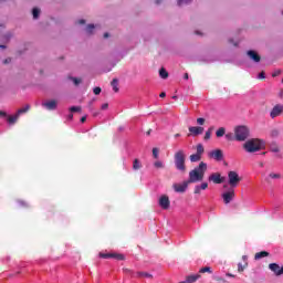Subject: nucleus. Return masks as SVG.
Here are the masks:
<instances>
[{"label": "nucleus", "mask_w": 283, "mask_h": 283, "mask_svg": "<svg viewBox=\"0 0 283 283\" xmlns=\"http://www.w3.org/2000/svg\"><path fill=\"white\" fill-rule=\"evenodd\" d=\"M240 182H242V178L237 171L231 170L228 172V185L230 186V189H235Z\"/></svg>", "instance_id": "obj_5"}, {"label": "nucleus", "mask_w": 283, "mask_h": 283, "mask_svg": "<svg viewBox=\"0 0 283 283\" xmlns=\"http://www.w3.org/2000/svg\"><path fill=\"white\" fill-rule=\"evenodd\" d=\"M70 112H72V113L82 112V107L81 106H72V107H70Z\"/></svg>", "instance_id": "obj_37"}, {"label": "nucleus", "mask_w": 283, "mask_h": 283, "mask_svg": "<svg viewBox=\"0 0 283 283\" xmlns=\"http://www.w3.org/2000/svg\"><path fill=\"white\" fill-rule=\"evenodd\" d=\"M109 107V104L105 103L102 105V109H107Z\"/></svg>", "instance_id": "obj_50"}, {"label": "nucleus", "mask_w": 283, "mask_h": 283, "mask_svg": "<svg viewBox=\"0 0 283 283\" xmlns=\"http://www.w3.org/2000/svg\"><path fill=\"white\" fill-rule=\"evenodd\" d=\"M280 74H282V72L276 71L274 74H272V76H280Z\"/></svg>", "instance_id": "obj_54"}, {"label": "nucleus", "mask_w": 283, "mask_h": 283, "mask_svg": "<svg viewBox=\"0 0 283 283\" xmlns=\"http://www.w3.org/2000/svg\"><path fill=\"white\" fill-rule=\"evenodd\" d=\"M188 129L191 136H200L205 132V128L200 126H190Z\"/></svg>", "instance_id": "obj_15"}, {"label": "nucleus", "mask_w": 283, "mask_h": 283, "mask_svg": "<svg viewBox=\"0 0 283 283\" xmlns=\"http://www.w3.org/2000/svg\"><path fill=\"white\" fill-rule=\"evenodd\" d=\"M72 81H73V83H74V85H81V78H78V77H72Z\"/></svg>", "instance_id": "obj_42"}, {"label": "nucleus", "mask_w": 283, "mask_h": 283, "mask_svg": "<svg viewBox=\"0 0 283 283\" xmlns=\"http://www.w3.org/2000/svg\"><path fill=\"white\" fill-rule=\"evenodd\" d=\"M69 118L70 119L74 118V115L73 114L69 115Z\"/></svg>", "instance_id": "obj_63"}, {"label": "nucleus", "mask_w": 283, "mask_h": 283, "mask_svg": "<svg viewBox=\"0 0 283 283\" xmlns=\"http://www.w3.org/2000/svg\"><path fill=\"white\" fill-rule=\"evenodd\" d=\"M158 154H160V150L158 148H153L154 158L158 159Z\"/></svg>", "instance_id": "obj_38"}, {"label": "nucleus", "mask_w": 283, "mask_h": 283, "mask_svg": "<svg viewBox=\"0 0 283 283\" xmlns=\"http://www.w3.org/2000/svg\"><path fill=\"white\" fill-rule=\"evenodd\" d=\"M192 0H178V6H189V3H191Z\"/></svg>", "instance_id": "obj_35"}, {"label": "nucleus", "mask_w": 283, "mask_h": 283, "mask_svg": "<svg viewBox=\"0 0 283 283\" xmlns=\"http://www.w3.org/2000/svg\"><path fill=\"white\" fill-rule=\"evenodd\" d=\"M159 76L160 78H169V73L167 72V70H165V67H161L159 70Z\"/></svg>", "instance_id": "obj_23"}, {"label": "nucleus", "mask_w": 283, "mask_h": 283, "mask_svg": "<svg viewBox=\"0 0 283 283\" xmlns=\"http://www.w3.org/2000/svg\"><path fill=\"white\" fill-rule=\"evenodd\" d=\"M226 138H227V140H235V136H233L232 133L226 134Z\"/></svg>", "instance_id": "obj_39"}, {"label": "nucleus", "mask_w": 283, "mask_h": 283, "mask_svg": "<svg viewBox=\"0 0 283 283\" xmlns=\"http://www.w3.org/2000/svg\"><path fill=\"white\" fill-rule=\"evenodd\" d=\"M200 160H202V156L196 154L190 155V161L191 163H200Z\"/></svg>", "instance_id": "obj_19"}, {"label": "nucleus", "mask_w": 283, "mask_h": 283, "mask_svg": "<svg viewBox=\"0 0 283 283\" xmlns=\"http://www.w3.org/2000/svg\"><path fill=\"white\" fill-rule=\"evenodd\" d=\"M269 178H271L272 180H280V178H282V175L280 172H271L269 175Z\"/></svg>", "instance_id": "obj_25"}, {"label": "nucleus", "mask_w": 283, "mask_h": 283, "mask_svg": "<svg viewBox=\"0 0 283 283\" xmlns=\"http://www.w3.org/2000/svg\"><path fill=\"white\" fill-rule=\"evenodd\" d=\"M208 180L210 182H213L214 185H222L224 182V178H222V175H220V172L211 174Z\"/></svg>", "instance_id": "obj_8"}, {"label": "nucleus", "mask_w": 283, "mask_h": 283, "mask_svg": "<svg viewBox=\"0 0 283 283\" xmlns=\"http://www.w3.org/2000/svg\"><path fill=\"white\" fill-rule=\"evenodd\" d=\"M247 55L249 56L250 61H253V63H260L262 61V56L258 54L254 50L247 51Z\"/></svg>", "instance_id": "obj_10"}, {"label": "nucleus", "mask_w": 283, "mask_h": 283, "mask_svg": "<svg viewBox=\"0 0 283 283\" xmlns=\"http://www.w3.org/2000/svg\"><path fill=\"white\" fill-rule=\"evenodd\" d=\"M187 187H189V181H184L182 184L174 185V189L177 193H185V191H187Z\"/></svg>", "instance_id": "obj_12"}, {"label": "nucleus", "mask_w": 283, "mask_h": 283, "mask_svg": "<svg viewBox=\"0 0 283 283\" xmlns=\"http://www.w3.org/2000/svg\"><path fill=\"white\" fill-rule=\"evenodd\" d=\"M262 145L263 143L261 139L252 138L243 144V149L248 151V154H255V151H260V149H262Z\"/></svg>", "instance_id": "obj_3"}, {"label": "nucleus", "mask_w": 283, "mask_h": 283, "mask_svg": "<svg viewBox=\"0 0 283 283\" xmlns=\"http://www.w3.org/2000/svg\"><path fill=\"white\" fill-rule=\"evenodd\" d=\"M209 158H213L218 163L224 160V153H222V149H214L208 154Z\"/></svg>", "instance_id": "obj_7"}, {"label": "nucleus", "mask_w": 283, "mask_h": 283, "mask_svg": "<svg viewBox=\"0 0 283 283\" xmlns=\"http://www.w3.org/2000/svg\"><path fill=\"white\" fill-rule=\"evenodd\" d=\"M249 135H250V130H249V127L247 126H237L234 128V138L239 143H244V140L249 138Z\"/></svg>", "instance_id": "obj_4"}, {"label": "nucleus", "mask_w": 283, "mask_h": 283, "mask_svg": "<svg viewBox=\"0 0 283 283\" xmlns=\"http://www.w3.org/2000/svg\"><path fill=\"white\" fill-rule=\"evenodd\" d=\"M19 205H20L21 207H28V203H25L24 201H19Z\"/></svg>", "instance_id": "obj_53"}, {"label": "nucleus", "mask_w": 283, "mask_h": 283, "mask_svg": "<svg viewBox=\"0 0 283 283\" xmlns=\"http://www.w3.org/2000/svg\"><path fill=\"white\" fill-rule=\"evenodd\" d=\"M0 48H1L2 50H6L7 46H6V45H0Z\"/></svg>", "instance_id": "obj_64"}, {"label": "nucleus", "mask_w": 283, "mask_h": 283, "mask_svg": "<svg viewBox=\"0 0 283 283\" xmlns=\"http://www.w3.org/2000/svg\"><path fill=\"white\" fill-rule=\"evenodd\" d=\"M272 151H274L275 154H277V151H280V148L275 147L272 149Z\"/></svg>", "instance_id": "obj_58"}, {"label": "nucleus", "mask_w": 283, "mask_h": 283, "mask_svg": "<svg viewBox=\"0 0 283 283\" xmlns=\"http://www.w3.org/2000/svg\"><path fill=\"white\" fill-rule=\"evenodd\" d=\"M282 112H283V105L277 104L272 108L270 116L271 118H277V116H280Z\"/></svg>", "instance_id": "obj_14"}, {"label": "nucleus", "mask_w": 283, "mask_h": 283, "mask_svg": "<svg viewBox=\"0 0 283 283\" xmlns=\"http://www.w3.org/2000/svg\"><path fill=\"white\" fill-rule=\"evenodd\" d=\"M175 167L178 171H181V174H185L187 171V166L185 165V160L187 156L185 155V150L179 149L175 153Z\"/></svg>", "instance_id": "obj_2"}, {"label": "nucleus", "mask_w": 283, "mask_h": 283, "mask_svg": "<svg viewBox=\"0 0 283 283\" xmlns=\"http://www.w3.org/2000/svg\"><path fill=\"white\" fill-rule=\"evenodd\" d=\"M200 191H202V188H200V186H196L193 193L200 195Z\"/></svg>", "instance_id": "obj_44"}, {"label": "nucleus", "mask_w": 283, "mask_h": 283, "mask_svg": "<svg viewBox=\"0 0 283 283\" xmlns=\"http://www.w3.org/2000/svg\"><path fill=\"white\" fill-rule=\"evenodd\" d=\"M17 120H19V116L17 114L14 116L8 117V123H10V125H14V123H17Z\"/></svg>", "instance_id": "obj_28"}, {"label": "nucleus", "mask_w": 283, "mask_h": 283, "mask_svg": "<svg viewBox=\"0 0 283 283\" xmlns=\"http://www.w3.org/2000/svg\"><path fill=\"white\" fill-rule=\"evenodd\" d=\"M85 120H87V116H83V117L81 118V123H85Z\"/></svg>", "instance_id": "obj_55"}, {"label": "nucleus", "mask_w": 283, "mask_h": 283, "mask_svg": "<svg viewBox=\"0 0 283 283\" xmlns=\"http://www.w3.org/2000/svg\"><path fill=\"white\" fill-rule=\"evenodd\" d=\"M113 256V253H99V258H103L104 260H107Z\"/></svg>", "instance_id": "obj_36"}, {"label": "nucleus", "mask_w": 283, "mask_h": 283, "mask_svg": "<svg viewBox=\"0 0 283 283\" xmlns=\"http://www.w3.org/2000/svg\"><path fill=\"white\" fill-rule=\"evenodd\" d=\"M197 155L202 156V154H205V146H202V144H198L197 145Z\"/></svg>", "instance_id": "obj_27"}, {"label": "nucleus", "mask_w": 283, "mask_h": 283, "mask_svg": "<svg viewBox=\"0 0 283 283\" xmlns=\"http://www.w3.org/2000/svg\"><path fill=\"white\" fill-rule=\"evenodd\" d=\"M229 43H233L234 46H238V43H234L233 40H229Z\"/></svg>", "instance_id": "obj_61"}, {"label": "nucleus", "mask_w": 283, "mask_h": 283, "mask_svg": "<svg viewBox=\"0 0 283 283\" xmlns=\"http://www.w3.org/2000/svg\"><path fill=\"white\" fill-rule=\"evenodd\" d=\"M0 116H8V114L3 111H0Z\"/></svg>", "instance_id": "obj_57"}, {"label": "nucleus", "mask_w": 283, "mask_h": 283, "mask_svg": "<svg viewBox=\"0 0 283 283\" xmlns=\"http://www.w3.org/2000/svg\"><path fill=\"white\" fill-rule=\"evenodd\" d=\"M197 123L198 125H205V118L202 117L197 118Z\"/></svg>", "instance_id": "obj_46"}, {"label": "nucleus", "mask_w": 283, "mask_h": 283, "mask_svg": "<svg viewBox=\"0 0 283 283\" xmlns=\"http://www.w3.org/2000/svg\"><path fill=\"white\" fill-rule=\"evenodd\" d=\"M205 171H207V164L201 161L199 166L189 172V185L193 182H202L205 180Z\"/></svg>", "instance_id": "obj_1"}, {"label": "nucleus", "mask_w": 283, "mask_h": 283, "mask_svg": "<svg viewBox=\"0 0 283 283\" xmlns=\"http://www.w3.org/2000/svg\"><path fill=\"white\" fill-rule=\"evenodd\" d=\"M147 136H150L151 135V129L147 130Z\"/></svg>", "instance_id": "obj_62"}, {"label": "nucleus", "mask_w": 283, "mask_h": 283, "mask_svg": "<svg viewBox=\"0 0 283 283\" xmlns=\"http://www.w3.org/2000/svg\"><path fill=\"white\" fill-rule=\"evenodd\" d=\"M259 78H261V80L266 78V75H265L264 71H262V72L259 74Z\"/></svg>", "instance_id": "obj_49"}, {"label": "nucleus", "mask_w": 283, "mask_h": 283, "mask_svg": "<svg viewBox=\"0 0 283 283\" xmlns=\"http://www.w3.org/2000/svg\"><path fill=\"white\" fill-rule=\"evenodd\" d=\"M228 277H235V275L231 274V273H227Z\"/></svg>", "instance_id": "obj_59"}, {"label": "nucleus", "mask_w": 283, "mask_h": 283, "mask_svg": "<svg viewBox=\"0 0 283 283\" xmlns=\"http://www.w3.org/2000/svg\"><path fill=\"white\" fill-rule=\"evenodd\" d=\"M115 260H119L123 261L125 260V255L124 254H118V253H113V256Z\"/></svg>", "instance_id": "obj_33"}, {"label": "nucleus", "mask_w": 283, "mask_h": 283, "mask_svg": "<svg viewBox=\"0 0 283 283\" xmlns=\"http://www.w3.org/2000/svg\"><path fill=\"white\" fill-rule=\"evenodd\" d=\"M223 202L224 205H229L233 198H235V189L234 188H229L228 191L222 193Z\"/></svg>", "instance_id": "obj_6"}, {"label": "nucleus", "mask_w": 283, "mask_h": 283, "mask_svg": "<svg viewBox=\"0 0 283 283\" xmlns=\"http://www.w3.org/2000/svg\"><path fill=\"white\" fill-rule=\"evenodd\" d=\"M102 88L96 86L95 88H93V93L95 94V96H98V94H101Z\"/></svg>", "instance_id": "obj_41"}, {"label": "nucleus", "mask_w": 283, "mask_h": 283, "mask_svg": "<svg viewBox=\"0 0 283 283\" xmlns=\"http://www.w3.org/2000/svg\"><path fill=\"white\" fill-rule=\"evenodd\" d=\"M27 112H30V105L27 104L24 107L22 108H19L18 112H17V115L18 116H21V114H27Z\"/></svg>", "instance_id": "obj_20"}, {"label": "nucleus", "mask_w": 283, "mask_h": 283, "mask_svg": "<svg viewBox=\"0 0 283 283\" xmlns=\"http://www.w3.org/2000/svg\"><path fill=\"white\" fill-rule=\"evenodd\" d=\"M111 85L113 87V91L115 93H118L119 92V88H118V78H113V81L111 82Z\"/></svg>", "instance_id": "obj_22"}, {"label": "nucleus", "mask_w": 283, "mask_h": 283, "mask_svg": "<svg viewBox=\"0 0 283 283\" xmlns=\"http://www.w3.org/2000/svg\"><path fill=\"white\" fill-rule=\"evenodd\" d=\"M104 39H109V33H104Z\"/></svg>", "instance_id": "obj_60"}, {"label": "nucleus", "mask_w": 283, "mask_h": 283, "mask_svg": "<svg viewBox=\"0 0 283 283\" xmlns=\"http://www.w3.org/2000/svg\"><path fill=\"white\" fill-rule=\"evenodd\" d=\"M213 133V126L208 128V130L205 134L203 140H210L211 139V134Z\"/></svg>", "instance_id": "obj_24"}, {"label": "nucleus", "mask_w": 283, "mask_h": 283, "mask_svg": "<svg viewBox=\"0 0 283 283\" xmlns=\"http://www.w3.org/2000/svg\"><path fill=\"white\" fill-rule=\"evenodd\" d=\"M137 277H148L151 279L153 275L147 272H137Z\"/></svg>", "instance_id": "obj_31"}, {"label": "nucleus", "mask_w": 283, "mask_h": 283, "mask_svg": "<svg viewBox=\"0 0 283 283\" xmlns=\"http://www.w3.org/2000/svg\"><path fill=\"white\" fill-rule=\"evenodd\" d=\"M94 103H96V98H93L88 102L87 107L90 112H94Z\"/></svg>", "instance_id": "obj_32"}, {"label": "nucleus", "mask_w": 283, "mask_h": 283, "mask_svg": "<svg viewBox=\"0 0 283 283\" xmlns=\"http://www.w3.org/2000/svg\"><path fill=\"white\" fill-rule=\"evenodd\" d=\"M262 258H269V252L266 251H261L255 253L254 260H262Z\"/></svg>", "instance_id": "obj_18"}, {"label": "nucleus", "mask_w": 283, "mask_h": 283, "mask_svg": "<svg viewBox=\"0 0 283 283\" xmlns=\"http://www.w3.org/2000/svg\"><path fill=\"white\" fill-rule=\"evenodd\" d=\"M158 205L164 210H167L169 209V207H171V201L169 200V197L167 195H164L159 198Z\"/></svg>", "instance_id": "obj_9"}, {"label": "nucleus", "mask_w": 283, "mask_h": 283, "mask_svg": "<svg viewBox=\"0 0 283 283\" xmlns=\"http://www.w3.org/2000/svg\"><path fill=\"white\" fill-rule=\"evenodd\" d=\"M80 25H85V20H78Z\"/></svg>", "instance_id": "obj_56"}, {"label": "nucleus", "mask_w": 283, "mask_h": 283, "mask_svg": "<svg viewBox=\"0 0 283 283\" xmlns=\"http://www.w3.org/2000/svg\"><path fill=\"white\" fill-rule=\"evenodd\" d=\"M32 14H33V19H39V15L41 14V9L33 8Z\"/></svg>", "instance_id": "obj_29"}, {"label": "nucleus", "mask_w": 283, "mask_h": 283, "mask_svg": "<svg viewBox=\"0 0 283 283\" xmlns=\"http://www.w3.org/2000/svg\"><path fill=\"white\" fill-rule=\"evenodd\" d=\"M59 106V102L56 99H50L42 104V107H45L49 112H53Z\"/></svg>", "instance_id": "obj_11"}, {"label": "nucleus", "mask_w": 283, "mask_h": 283, "mask_svg": "<svg viewBox=\"0 0 283 283\" xmlns=\"http://www.w3.org/2000/svg\"><path fill=\"white\" fill-rule=\"evenodd\" d=\"M199 273H213V271H211V268L205 266L199 270Z\"/></svg>", "instance_id": "obj_34"}, {"label": "nucleus", "mask_w": 283, "mask_h": 283, "mask_svg": "<svg viewBox=\"0 0 283 283\" xmlns=\"http://www.w3.org/2000/svg\"><path fill=\"white\" fill-rule=\"evenodd\" d=\"M140 167H143V166L140 165V161H139L138 159H135V160L133 161V169H134L135 171H138V169H140Z\"/></svg>", "instance_id": "obj_26"}, {"label": "nucleus", "mask_w": 283, "mask_h": 283, "mask_svg": "<svg viewBox=\"0 0 283 283\" xmlns=\"http://www.w3.org/2000/svg\"><path fill=\"white\" fill-rule=\"evenodd\" d=\"M198 280H200V274H192L186 277V281H182L180 283H195L198 282Z\"/></svg>", "instance_id": "obj_16"}, {"label": "nucleus", "mask_w": 283, "mask_h": 283, "mask_svg": "<svg viewBox=\"0 0 283 283\" xmlns=\"http://www.w3.org/2000/svg\"><path fill=\"white\" fill-rule=\"evenodd\" d=\"M269 269L277 276L283 275V265L280 268L277 263H270Z\"/></svg>", "instance_id": "obj_13"}, {"label": "nucleus", "mask_w": 283, "mask_h": 283, "mask_svg": "<svg viewBox=\"0 0 283 283\" xmlns=\"http://www.w3.org/2000/svg\"><path fill=\"white\" fill-rule=\"evenodd\" d=\"M94 24H88L87 27H86V32H87V34H92V30H94Z\"/></svg>", "instance_id": "obj_40"}, {"label": "nucleus", "mask_w": 283, "mask_h": 283, "mask_svg": "<svg viewBox=\"0 0 283 283\" xmlns=\"http://www.w3.org/2000/svg\"><path fill=\"white\" fill-rule=\"evenodd\" d=\"M165 96H167V93H165V92H161V93L159 94V97H160V98H165Z\"/></svg>", "instance_id": "obj_51"}, {"label": "nucleus", "mask_w": 283, "mask_h": 283, "mask_svg": "<svg viewBox=\"0 0 283 283\" xmlns=\"http://www.w3.org/2000/svg\"><path fill=\"white\" fill-rule=\"evenodd\" d=\"M184 78H185V81H189V73H185Z\"/></svg>", "instance_id": "obj_52"}, {"label": "nucleus", "mask_w": 283, "mask_h": 283, "mask_svg": "<svg viewBox=\"0 0 283 283\" xmlns=\"http://www.w3.org/2000/svg\"><path fill=\"white\" fill-rule=\"evenodd\" d=\"M271 136H274V137L280 136V130L277 129L272 130Z\"/></svg>", "instance_id": "obj_47"}, {"label": "nucleus", "mask_w": 283, "mask_h": 283, "mask_svg": "<svg viewBox=\"0 0 283 283\" xmlns=\"http://www.w3.org/2000/svg\"><path fill=\"white\" fill-rule=\"evenodd\" d=\"M4 65H8V63H12V57H7L3 60Z\"/></svg>", "instance_id": "obj_48"}, {"label": "nucleus", "mask_w": 283, "mask_h": 283, "mask_svg": "<svg viewBox=\"0 0 283 283\" xmlns=\"http://www.w3.org/2000/svg\"><path fill=\"white\" fill-rule=\"evenodd\" d=\"M124 273H126V275H134V272L130 269H123Z\"/></svg>", "instance_id": "obj_43"}, {"label": "nucleus", "mask_w": 283, "mask_h": 283, "mask_svg": "<svg viewBox=\"0 0 283 283\" xmlns=\"http://www.w3.org/2000/svg\"><path fill=\"white\" fill-rule=\"evenodd\" d=\"M154 167H156V169H165V164L160 160H157L154 163Z\"/></svg>", "instance_id": "obj_30"}, {"label": "nucleus", "mask_w": 283, "mask_h": 283, "mask_svg": "<svg viewBox=\"0 0 283 283\" xmlns=\"http://www.w3.org/2000/svg\"><path fill=\"white\" fill-rule=\"evenodd\" d=\"M199 187L201 188V190H205V189H208L209 184L202 182Z\"/></svg>", "instance_id": "obj_45"}, {"label": "nucleus", "mask_w": 283, "mask_h": 283, "mask_svg": "<svg viewBox=\"0 0 283 283\" xmlns=\"http://www.w3.org/2000/svg\"><path fill=\"white\" fill-rule=\"evenodd\" d=\"M242 260H243L244 263L243 264L242 263L238 264V272L239 273H244V269H247V266H249V263L247 262V260H248L247 255H243Z\"/></svg>", "instance_id": "obj_17"}, {"label": "nucleus", "mask_w": 283, "mask_h": 283, "mask_svg": "<svg viewBox=\"0 0 283 283\" xmlns=\"http://www.w3.org/2000/svg\"><path fill=\"white\" fill-rule=\"evenodd\" d=\"M224 134H227V128H226V127H220V128L216 132L217 138H222V136H224Z\"/></svg>", "instance_id": "obj_21"}]
</instances>
